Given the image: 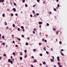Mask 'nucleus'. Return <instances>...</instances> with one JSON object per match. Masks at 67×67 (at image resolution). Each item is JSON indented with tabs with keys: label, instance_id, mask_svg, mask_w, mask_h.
Here are the masks:
<instances>
[{
	"label": "nucleus",
	"instance_id": "1",
	"mask_svg": "<svg viewBox=\"0 0 67 67\" xmlns=\"http://www.w3.org/2000/svg\"><path fill=\"white\" fill-rule=\"evenodd\" d=\"M14 59H13L11 60V63L12 64H13V62H14Z\"/></svg>",
	"mask_w": 67,
	"mask_h": 67
},
{
	"label": "nucleus",
	"instance_id": "2",
	"mask_svg": "<svg viewBox=\"0 0 67 67\" xmlns=\"http://www.w3.org/2000/svg\"><path fill=\"white\" fill-rule=\"evenodd\" d=\"M13 10L14 12H15L16 11V9L15 8H13Z\"/></svg>",
	"mask_w": 67,
	"mask_h": 67
},
{
	"label": "nucleus",
	"instance_id": "3",
	"mask_svg": "<svg viewBox=\"0 0 67 67\" xmlns=\"http://www.w3.org/2000/svg\"><path fill=\"white\" fill-rule=\"evenodd\" d=\"M56 33L57 34H58V33H59V31H56Z\"/></svg>",
	"mask_w": 67,
	"mask_h": 67
},
{
	"label": "nucleus",
	"instance_id": "4",
	"mask_svg": "<svg viewBox=\"0 0 67 67\" xmlns=\"http://www.w3.org/2000/svg\"><path fill=\"white\" fill-rule=\"evenodd\" d=\"M8 62L11 63V59H8Z\"/></svg>",
	"mask_w": 67,
	"mask_h": 67
},
{
	"label": "nucleus",
	"instance_id": "5",
	"mask_svg": "<svg viewBox=\"0 0 67 67\" xmlns=\"http://www.w3.org/2000/svg\"><path fill=\"white\" fill-rule=\"evenodd\" d=\"M4 0H0V2H4Z\"/></svg>",
	"mask_w": 67,
	"mask_h": 67
},
{
	"label": "nucleus",
	"instance_id": "6",
	"mask_svg": "<svg viewBox=\"0 0 67 67\" xmlns=\"http://www.w3.org/2000/svg\"><path fill=\"white\" fill-rule=\"evenodd\" d=\"M60 53H61V55H62L63 56H64V54L62 53H61V52H60Z\"/></svg>",
	"mask_w": 67,
	"mask_h": 67
},
{
	"label": "nucleus",
	"instance_id": "7",
	"mask_svg": "<svg viewBox=\"0 0 67 67\" xmlns=\"http://www.w3.org/2000/svg\"><path fill=\"white\" fill-rule=\"evenodd\" d=\"M38 24H42V23L41 22H38Z\"/></svg>",
	"mask_w": 67,
	"mask_h": 67
},
{
	"label": "nucleus",
	"instance_id": "8",
	"mask_svg": "<svg viewBox=\"0 0 67 67\" xmlns=\"http://www.w3.org/2000/svg\"><path fill=\"white\" fill-rule=\"evenodd\" d=\"M20 59L21 60H22V57H20Z\"/></svg>",
	"mask_w": 67,
	"mask_h": 67
},
{
	"label": "nucleus",
	"instance_id": "9",
	"mask_svg": "<svg viewBox=\"0 0 67 67\" xmlns=\"http://www.w3.org/2000/svg\"><path fill=\"white\" fill-rule=\"evenodd\" d=\"M2 44L3 45H5V43H2Z\"/></svg>",
	"mask_w": 67,
	"mask_h": 67
},
{
	"label": "nucleus",
	"instance_id": "10",
	"mask_svg": "<svg viewBox=\"0 0 67 67\" xmlns=\"http://www.w3.org/2000/svg\"><path fill=\"white\" fill-rule=\"evenodd\" d=\"M51 61L52 62H54V60H53V59H51Z\"/></svg>",
	"mask_w": 67,
	"mask_h": 67
},
{
	"label": "nucleus",
	"instance_id": "11",
	"mask_svg": "<svg viewBox=\"0 0 67 67\" xmlns=\"http://www.w3.org/2000/svg\"><path fill=\"white\" fill-rule=\"evenodd\" d=\"M45 40V39L44 38H43L42 39V41H43V42H44V40Z\"/></svg>",
	"mask_w": 67,
	"mask_h": 67
},
{
	"label": "nucleus",
	"instance_id": "12",
	"mask_svg": "<svg viewBox=\"0 0 67 67\" xmlns=\"http://www.w3.org/2000/svg\"><path fill=\"white\" fill-rule=\"evenodd\" d=\"M27 57V55H26L25 56V58H26Z\"/></svg>",
	"mask_w": 67,
	"mask_h": 67
},
{
	"label": "nucleus",
	"instance_id": "13",
	"mask_svg": "<svg viewBox=\"0 0 67 67\" xmlns=\"http://www.w3.org/2000/svg\"><path fill=\"white\" fill-rule=\"evenodd\" d=\"M43 49H44V51H46V48L45 47H44L43 48Z\"/></svg>",
	"mask_w": 67,
	"mask_h": 67
},
{
	"label": "nucleus",
	"instance_id": "14",
	"mask_svg": "<svg viewBox=\"0 0 67 67\" xmlns=\"http://www.w3.org/2000/svg\"><path fill=\"white\" fill-rule=\"evenodd\" d=\"M5 25H7V22H5Z\"/></svg>",
	"mask_w": 67,
	"mask_h": 67
},
{
	"label": "nucleus",
	"instance_id": "15",
	"mask_svg": "<svg viewBox=\"0 0 67 67\" xmlns=\"http://www.w3.org/2000/svg\"><path fill=\"white\" fill-rule=\"evenodd\" d=\"M34 62H37V60H36L35 59H34Z\"/></svg>",
	"mask_w": 67,
	"mask_h": 67
},
{
	"label": "nucleus",
	"instance_id": "16",
	"mask_svg": "<svg viewBox=\"0 0 67 67\" xmlns=\"http://www.w3.org/2000/svg\"><path fill=\"white\" fill-rule=\"evenodd\" d=\"M13 27H15V25L14 24H13Z\"/></svg>",
	"mask_w": 67,
	"mask_h": 67
},
{
	"label": "nucleus",
	"instance_id": "17",
	"mask_svg": "<svg viewBox=\"0 0 67 67\" xmlns=\"http://www.w3.org/2000/svg\"><path fill=\"white\" fill-rule=\"evenodd\" d=\"M4 16H5V14H3V15H2V16L3 17H4Z\"/></svg>",
	"mask_w": 67,
	"mask_h": 67
},
{
	"label": "nucleus",
	"instance_id": "18",
	"mask_svg": "<svg viewBox=\"0 0 67 67\" xmlns=\"http://www.w3.org/2000/svg\"><path fill=\"white\" fill-rule=\"evenodd\" d=\"M40 55L41 56H42L43 55V54H40Z\"/></svg>",
	"mask_w": 67,
	"mask_h": 67
},
{
	"label": "nucleus",
	"instance_id": "19",
	"mask_svg": "<svg viewBox=\"0 0 67 67\" xmlns=\"http://www.w3.org/2000/svg\"><path fill=\"white\" fill-rule=\"evenodd\" d=\"M21 29H24V27L23 26H21Z\"/></svg>",
	"mask_w": 67,
	"mask_h": 67
},
{
	"label": "nucleus",
	"instance_id": "20",
	"mask_svg": "<svg viewBox=\"0 0 67 67\" xmlns=\"http://www.w3.org/2000/svg\"><path fill=\"white\" fill-rule=\"evenodd\" d=\"M46 25H47V26H49V24H48V23H47L46 24Z\"/></svg>",
	"mask_w": 67,
	"mask_h": 67
},
{
	"label": "nucleus",
	"instance_id": "21",
	"mask_svg": "<svg viewBox=\"0 0 67 67\" xmlns=\"http://www.w3.org/2000/svg\"><path fill=\"white\" fill-rule=\"evenodd\" d=\"M53 30L54 31H56V29H55L54 28L53 29Z\"/></svg>",
	"mask_w": 67,
	"mask_h": 67
},
{
	"label": "nucleus",
	"instance_id": "22",
	"mask_svg": "<svg viewBox=\"0 0 67 67\" xmlns=\"http://www.w3.org/2000/svg\"><path fill=\"white\" fill-rule=\"evenodd\" d=\"M59 6H59V4H58L57 5V7H58V8H59Z\"/></svg>",
	"mask_w": 67,
	"mask_h": 67
},
{
	"label": "nucleus",
	"instance_id": "23",
	"mask_svg": "<svg viewBox=\"0 0 67 67\" xmlns=\"http://www.w3.org/2000/svg\"><path fill=\"white\" fill-rule=\"evenodd\" d=\"M23 2L24 3L25 2V0H23Z\"/></svg>",
	"mask_w": 67,
	"mask_h": 67
},
{
	"label": "nucleus",
	"instance_id": "24",
	"mask_svg": "<svg viewBox=\"0 0 67 67\" xmlns=\"http://www.w3.org/2000/svg\"><path fill=\"white\" fill-rule=\"evenodd\" d=\"M58 65H60V63L58 62Z\"/></svg>",
	"mask_w": 67,
	"mask_h": 67
},
{
	"label": "nucleus",
	"instance_id": "25",
	"mask_svg": "<svg viewBox=\"0 0 67 67\" xmlns=\"http://www.w3.org/2000/svg\"><path fill=\"white\" fill-rule=\"evenodd\" d=\"M46 53L47 54H49V53H48V51H46Z\"/></svg>",
	"mask_w": 67,
	"mask_h": 67
},
{
	"label": "nucleus",
	"instance_id": "26",
	"mask_svg": "<svg viewBox=\"0 0 67 67\" xmlns=\"http://www.w3.org/2000/svg\"><path fill=\"white\" fill-rule=\"evenodd\" d=\"M34 31H36V28H34Z\"/></svg>",
	"mask_w": 67,
	"mask_h": 67
},
{
	"label": "nucleus",
	"instance_id": "27",
	"mask_svg": "<svg viewBox=\"0 0 67 67\" xmlns=\"http://www.w3.org/2000/svg\"><path fill=\"white\" fill-rule=\"evenodd\" d=\"M33 51H34V52H35V51H36V49H33Z\"/></svg>",
	"mask_w": 67,
	"mask_h": 67
},
{
	"label": "nucleus",
	"instance_id": "28",
	"mask_svg": "<svg viewBox=\"0 0 67 67\" xmlns=\"http://www.w3.org/2000/svg\"><path fill=\"white\" fill-rule=\"evenodd\" d=\"M18 31H20V28H18Z\"/></svg>",
	"mask_w": 67,
	"mask_h": 67
},
{
	"label": "nucleus",
	"instance_id": "29",
	"mask_svg": "<svg viewBox=\"0 0 67 67\" xmlns=\"http://www.w3.org/2000/svg\"><path fill=\"white\" fill-rule=\"evenodd\" d=\"M36 16H37L36 14L35 15H34V16H35V17H36Z\"/></svg>",
	"mask_w": 67,
	"mask_h": 67
},
{
	"label": "nucleus",
	"instance_id": "30",
	"mask_svg": "<svg viewBox=\"0 0 67 67\" xmlns=\"http://www.w3.org/2000/svg\"><path fill=\"white\" fill-rule=\"evenodd\" d=\"M59 43L60 44H61L62 43V41H60L59 42Z\"/></svg>",
	"mask_w": 67,
	"mask_h": 67
},
{
	"label": "nucleus",
	"instance_id": "31",
	"mask_svg": "<svg viewBox=\"0 0 67 67\" xmlns=\"http://www.w3.org/2000/svg\"><path fill=\"white\" fill-rule=\"evenodd\" d=\"M26 45H28V43L26 42Z\"/></svg>",
	"mask_w": 67,
	"mask_h": 67
},
{
	"label": "nucleus",
	"instance_id": "32",
	"mask_svg": "<svg viewBox=\"0 0 67 67\" xmlns=\"http://www.w3.org/2000/svg\"><path fill=\"white\" fill-rule=\"evenodd\" d=\"M22 36V37H24V35H21Z\"/></svg>",
	"mask_w": 67,
	"mask_h": 67
},
{
	"label": "nucleus",
	"instance_id": "33",
	"mask_svg": "<svg viewBox=\"0 0 67 67\" xmlns=\"http://www.w3.org/2000/svg\"><path fill=\"white\" fill-rule=\"evenodd\" d=\"M25 6L26 7H27V5L26 4L25 5Z\"/></svg>",
	"mask_w": 67,
	"mask_h": 67
},
{
	"label": "nucleus",
	"instance_id": "34",
	"mask_svg": "<svg viewBox=\"0 0 67 67\" xmlns=\"http://www.w3.org/2000/svg\"><path fill=\"white\" fill-rule=\"evenodd\" d=\"M39 45H41V43H39Z\"/></svg>",
	"mask_w": 67,
	"mask_h": 67
},
{
	"label": "nucleus",
	"instance_id": "35",
	"mask_svg": "<svg viewBox=\"0 0 67 67\" xmlns=\"http://www.w3.org/2000/svg\"><path fill=\"white\" fill-rule=\"evenodd\" d=\"M14 5L16 6V3H14Z\"/></svg>",
	"mask_w": 67,
	"mask_h": 67
},
{
	"label": "nucleus",
	"instance_id": "36",
	"mask_svg": "<svg viewBox=\"0 0 67 67\" xmlns=\"http://www.w3.org/2000/svg\"><path fill=\"white\" fill-rule=\"evenodd\" d=\"M32 12H33V13H35V11H34V10H33Z\"/></svg>",
	"mask_w": 67,
	"mask_h": 67
},
{
	"label": "nucleus",
	"instance_id": "37",
	"mask_svg": "<svg viewBox=\"0 0 67 67\" xmlns=\"http://www.w3.org/2000/svg\"><path fill=\"white\" fill-rule=\"evenodd\" d=\"M13 55H15V53L13 52Z\"/></svg>",
	"mask_w": 67,
	"mask_h": 67
},
{
	"label": "nucleus",
	"instance_id": "38",
	"mask_svg": "<svg viewBox=\"0 0 67 67\" xmlns=\"http://www.w3.org/2000/svg\"><path fill=\"white\" fill-rule=\"evenodd\" d=\"M52 57L53 58V59H54V57L53 56H52Z\"/></svg>",
	"mask_w": 67,
	"mask_h": 67
},
{
	"label": "nucleus",
	"instance_id": "39",
	"mask_svg": "<svg viewBox=\"0 0 67 67\" xmlns=\"http://www.w3.org/2000/svg\"><path fill=\"white\" fill-rule=\"evenodd\" d=\"M46 64V63L45 62H43V64Z\"/></svg>",
	"mask_w": 67,
	"mask_h": 67
},
{
	"label": "nucleus",
	"instance_id": "40",
	"mask_svg": "<svg viewBox=\"0 0 67 67\" xmlns=\"http://www.w3.org/2000/svg\"><path fill=\"white\" fill-rule=\"evenodd\" d=\"M24 52L25 53H26V52H27V51H26V50H25L24 51Z\"/></svg>",
	"mask_w": 67,
	"mask_h": 67
},
{
	"label": "nucleus",
	"instance_id": "41",
	"mask_svg": "<svg viewBox=\"0 0 67 67\" xmlns=\"http://www.w3.org/2000/svg\"><path fill=\"white\" fill-rule=\"evenodd\" d=\"M36 15H39V13H37L36 14Z\"/></svg>",
	"mask_w": 67,
	"mask_h": 67
},
{
	"label": "nucleus",
	"instance_id": "42",
	"mask_svg": "<svg viewBox=\"0 0 67 67\" xmlns=\"http://www.w3.org/2000/svg\"><path fill=\"white\" fill-rule=\"evenodd\" d=\"M36 7V5H34L33 6V7Z\"/></svg>",
	"mask_w": 67,
	"mask_h": 67
},
{
	"label": "nucleus",
	"instance_id": "43",
	"mask_svg": "<svg viewBox=\"0 0 67 67\" xmlns=\"http://www.w3.org/2000/svg\"><path fill=\"white\" fill-rule=\"evenodd\" d=\"M57 60L59 62V61H60V59H57Z\"/></svg>",
	"mask_w": 67,
	"mask_h": 67
},
{
	"label": "nucleus",
	"instance_id": "44",
	"mask_svg": "<svg viewBox=\"0 0 67 67\" xmlns=\"http://www.w3.org/2000/svg\"><path fill=\"white\" fill-rule=\"evenodd\" d=\"M18 40H19V41H21V39H20V38H18Z\"/></svg>",
	"mask_w": 67,
	"mask_h": 67
},
{
	"label": "nucleus",
	"instance_id": "45",
	"mask_svg": "<svg viewBox=\"0 0 67 67\" xmlns=\"http://www.w3.org/2000/svg\"><path fill=\"white\" fill-rule=\"evenodd\" d=\"M3 55L4 56H6V54H4Z\"/></svg>",
	"mask_w": 67,
	"mask_h": 67
},
{
	"label": "nucleus",
	"instance_id": "46",
	"mask_svg": "<svg viewBox=\"0 0 67 67\" xmlns=\"http://www.w3.org/2000/svg\"><path fill=\"white\" fill-rule=\"evenodd\" d=\"M49 14H52V12H49Z\"/></svg>",
	"mask_w": 67,
	"mask_h": 67
},
{
	"label": "nucleus",
	"instance_id": "47",
	"mask_svg": "<svg viewBox=\"0 0 67 67\" xmlns=\"http://www.w3.org/2000/svg\"><path fill=\"white\" fill-rule=\"evenodd\" d=\"M59 67H62V65H59Z\"/></svg>",
	"mask_w": 67,
	"mask_h": 67
},
{
	"label": "nucleus",
	"instance_id": "48",
	"mask_svg": "<svg viewBox=\"0 0 67 67\" xmlns=\"http://www.w3.org/2000/svg\"><path fill=\"white\" fill-rule=\"evenodd\" d=\"M57 58L58 59H59V57H57Z\"/></svg>",
	"mask_w": 67,
	"mask_h": 67
},
{
	"label": "nucleus",
	"instance_id": "49",
	"mask_svg": "<svg viewBox=\"0 0 67 67\" xmlns=\"http://www.w3.org/2000/svg\"><path fill=\"white\" fill-rule=\"evenodd\" d=\"M44 41L45 42H47V40H45Z\"/></svg>",
	"mask_w": 67,
	"mask_h": 67
},
{
	"label": "nucleus",
	"instance_id": "50",
	"mask_svg": "<svg viewBox=\"0 0 67 67\" xmlns=\"http://www.w3.org/2000/svg\"><path fill=\"white\" fill-rule=\"evenodd\" d=\"M15 46L16 47H18V46L16 44L15 45Z\"/></svg>",
	"mask_w": 67,
	"mask_h": 67
},
{
	"label": "nucleus",
	"instance_id": "51",
	"mask_svg": "<svg viewBox=\"0 0 67 67\" xmlns=\"http://www.w3.org/2000/svg\"><path fill=\"white\" fill-rule=\"evenodd\" d=\"M61 51L62 52H63V51H64V50H63V49H62L61 50Z\"/></svg>",
	"mask_w": 67,
	"mask_h": 67
},
{
	"label": "nucleus",
	"instance_id": "52",
	"mask_svg": "<svg viewBox=\"0 0 67 67\" xmlns=\"http://www.w3.org/2000/svg\"><path fill=\"white\" fill-rule=\"evenodd\" d=\"M2 38H4V36H2Z\"/></svg>",
	"mask_w": 67,
	"mask_h": 67
},
{
	"label": "nucleus",
	"instance_id": "53",
	"mask_svg": "<svg viewBox=\"0 0 67 67\" xmlns=\"http://www.w3.org/2000/svg\"><path fill=\"white\" fill-rule=\"evenodd\" d=\"M13 43H15V41H13Z\"/></svg>",
	"mask_w": 67,
	"mask_h": 67
},
{
	"label": "nucleus",
	"instance_id": "54",
	"mask_svg": "<svg viewBox=\"0 0 67 67\" xmlns=\"http://www.w3.org/2000/svg\"><path fill=\"white\" fill-rule=\"evenodd\" d=\"M2 59V57H0V60H1V59Z\"/></svg>",
	"mask_w": 67,
	"mask_h": 67
},
{
	"label": "nucleus",
	"instance_id": "55",
	"mask_svg": "<svg viewBox=\"0 0 67 67\" xmlns=\"http://www.w3.org/2000/svg\"><path fill=\"white\" fill-rule=\"evenodd\" d=\"M37 2H40V0H37Z\"/></svg>",
	"mask_w": 67,
	"mask_h": 67
},
{
	"label": "nucleus",
	"instance_id": "56",
	"mask_svg": "<svg viewBox=\"0 0 67 67\" xmlns=\"http://www.w3.org/2000/svg\"><path fill=\"white\" fill-rule=\"evenodd\" d=\"M33 33H34V34H35V31H34L33 32Z\"/></svg>",
	"mask_w": 67,
	"mask_h": 67
},
{
	"label": "nucleus",
	"instance_id": "57",
	"mask_svg": "<svg viewBox=\"0 0 67 67\" xmlns=\"http://www.w3.org/2000/svg\"><path fill=\"white\" fill-rule=\"evenodd\" d=\"M11 16H13V14H11Z\"/></svg>",
	"mask_w": 67,
	"mask_h": 67
},
{
	"label": "nucleus",
	"instance_id": "58",
	"mask_svg": "<svg viewBox=\"0 0 67 67\" xmlns=\"http://www.w3.org/2000/svg\"><path fill=\"white\" fill-rule=\"evenodd\" d=\"M30 16H31V17H32V16H33L32 15H30Z\"/></svg>",
	"mask_w": 67,
	"mask_h": 67
},
{
	"label": "nucleus",
	"instance_id": "59",
	"mask_svg": "<svg viewBox=\"0 0 67 67\" xmlns=\"http://www.w3.org/2000/svg\"><path fill=\"white\" fill-rule=\"evenodd\" d=\"M27 40H30V38L27 37Z\"/></svg>",
	"mask_w": 67,
	"mask_h": 67
},
{
	"label": "nucleus",
	"instance_id": "60",
	"mask_svg": "<svg viewBox=\"0 0 67 67\" xmlns=\"http://www.w3.org/2000/svg\"><path fill=\"white\" fill-rule=\"evenodd\" d=\"M54 11H56V9H54Z\"/></svg>",
	"mask_w": 67,
	"mask_h": 67
},
{
	"label": "nucleus",
	"instance_id": "61",
	"mask_svg": "<svg viewBox=\"0 0 67 67\" xmlns=\"http://www.w3.org/2000/svg\"><path fill=\"white\" fill-rule=\"evenodd\" d=\"M15 15L16 16H18V14H15Z\"/></svg>",
	"mask_w": 67,
	"mask_h": 67
},
{
	"label": "nucleus",
	"instance_id": "62",
	"mask_svg": "<svg viewBox=\"0 0 67 67\" xmlns=\"http://www.w3.org/2000/svg\"><path fill=\"white\" fill-rule=\"evenodd\" d=\"M51 51H53V48H51Z\"/></svg>",
	"mask_w": 67,
	"mask_h": 67
},
{
	"label": "nucleus",
	"instance_id": "63",
	"mask_svg": "<svg viewBox=\"0 0 67 67\" xmlns=\"http://www.w3.org/2000/svg\"><path fill=\"white\" fill-rule=\"evenodd\" d=\"M40 36H41V32L40 33Z\"/></svg>",
	"mask_w": 67,
	"mask_h": 67
},
{
	"label": "nucleus",
	"instance_id": "64",
	"mask_svg": "<svg viewBox=\"0 0 67 67\" xmlns=\"http://www.w3.org/2000/svg\"><path fill=\"white\" fill-rule=\"evenodd\" d=\"M54 67H56V66L55 65H54Z\"/></svg>",
	"mask_w": 67,
	"mask_h": 67
}]
</instances>
